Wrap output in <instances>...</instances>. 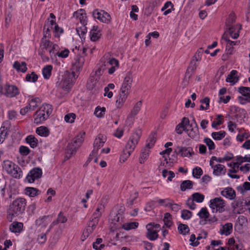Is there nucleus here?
I'll use <instances>...</instances> for the list:
<instances>
[{"label":"nucleus","mask_w":250,"mask_h":250,"mask_svg":"<svg viewBox=\"0 0 250 250\" xmlns=\"http://www.w3.org/2000/svg\"><path fill=\"white\" fill-rule=\"evenodd\" d=\"M26 206V200L23 198H19L13 201L10 205L7 211V219L12 221L13 218L22 214Z\"/></svg>","instance_id":"f257e3e1"},{"label":"nucleus","mask_w":250,"mask_h":250,"mask_svg":"<svg viewBox=\"0 0 250 250\" xmlns=\"http://www.w3.org/2000/svg\"><path fill=\"white\" fill-rule=\"evenodd\" d=\"M108 55H105L101 59L102 63L97 70L96 71V74L101 75L107 68H108V73L109 74H112L116 70V68L119 67V62L115 58H108Z\"/></svg>","instance_id":"f03ea898"},{"label":"nucleus","mask_w":250,"mask_h":250,"mask_svg":"<svg viewBox=\"0 0 250 250\" xmlns=\"http://www.w3.org/2000/svg\"><path fill=\"white\" fill-rule=\"evenodd\" d=\"M52 105L49 104H44L39 110L36 111L34 115V123L42 124L52 112Z\"/></svg>","instance_id":"7ed1b4c3"},{"label":"nucleus","mask_w":250,"mask_h":250,"mask_svg":"<svg viewBox=\"0 0 250 250\" xmlns=\"http://www.w3.org/2000/svg\"><path fill=\"white\" fill-rule=\"evenodd\" d=\"M85 132H81L74 138L71 143H69L66 152L65 158L69 159L71 156L76 153L77 149L80 147L84 141Z\"/></svg>","instance_id":"20e7f679"},{"label":"nucleus","mask_w":250,"mask_h":250,"mask_svg":"<svg viewBox=\"0 0 250 250\" xmlns=\"http://www.w3.org/2000/svg\"><path fill=\"white\" fill-rule=\"evenodd\" d=\"M141 136V131L139 129L133 132L130 137L129 140L125 146V150L124 151V155L125 159L128 158L134 150L138 143Z\"/></svg>","instance_id":"39448f33"},{"label":"nucleus","mask_w":250,"mask_h":250,"mask_svg":"<svg viewBox=\"0 0 250 250\" xmlns=\"http://www.w3.org/2000/svg\"><path fill=\"white\" fill-rule=\"evenodd\" d=\"M2 167L8 174L14 178L20 179L22 176V171L21 168L11 161H4Z\"/></svg>","instance_id":"423d86ee"},{"label":"nucleus","mask_w":250,"mask_h":250,"mask_svg":"<svg viewBox=\"0 0 250 250\" xmlns=\"http://www.w3.org/2000/svg\"><path fill=\"white\" fill-rule=\"evenodd\" d=\"M101 215V212L95 211L93 213L90 220L87 224V228L83 231V235H85L87 237L89 234L91 233L93 231L98 224L99 219Z\"/></svg>","instance_id":"0eeeda50"},{"label":"nucleus","mask_w":250,"mask_h":250,"mask_svg":"<svg viewBox=\"0 0 250 250\" xmlns=\"http://www.w3.org/2000/svg\"><path fill=\"white\" fill-rule=\"evenodd\" d=\"M146 236L151 241H154L158 237V232L161 229L160 225L154 223H150L146 226Z\"/></svg>","instance_id":"6e6552de"},{"label":"nucleus","mask_w":250,"mask_h":250,"mask_svg":"<svg viewBox=\"0 0 250 250\" xmlns=\"http://www.w3.org/2000/svg\"><path fill=\"white\" fill-rule=\"evenodd\" d=\"M203 50L200 48L195 53L190 63V65L188 68L186 75L190 77L194 73L197 67L196 62L201 59L202 55L203 53Z\"/></svg>","instance_id":"1a4fd4ad"},{"label":"nucleus","mask_w":250,"mask_h":250,"mask_svg":"<svg viewBox=\"0 0 250 250\" xmlns=\"http://www.w3.org/2000/svg\"><path fill=\"white\" fill-rule=\"evenodd\" d=\"M209 206L212 212L222 213L225 210V201L221 197H216L210 200Z\"/></svg>","instance_id":"9d476101"},{"label":"nucleus","mask_w":250,"mask_h":250,"mask_svg":"<svg viewBox=\"0 0 250 250\" xmlns=\"http://www.w3.org/2000/svg\"><path fill=\"white\" fill-rule=\"evenodd\" d=\"M0 92L2 94L9 98L14 97L19 94V89L17 86L8 84L0 87Z\"/></svg>","instance_id":"9b49d317"},{"label":"nucleus","mask_w":250,"mask_h":250,"mask_svg":"<svg viewBox=\"0 0 250 250\" xmlns=\"http://www.w3.org/2000/svg\"><path fill=\"white\" fill-rule=\"evenodd\" d=\"M92 15L94 19L104 23H109L111 21L110 15L104 10L95 9L93 11Z\"/></svg>","instance_id":"f8f14e48"},{"label":"nucleus","mask_w":250,"mask_h":250,"mask_svg":"<svg viewBox=\"0 0 250 250\" xmlns=\"http://www.w3.org/2000/svg\"><path fill=\"white\" fill-rule=\"evenodd\" d=\"M42 170L41 168L35 167L29 172L26 179L29 183H33L36 180H38L42 177Z\"/></svg>","instance_id":"ddd939ff"},{"label":"nucleus","mask_w":250,"mask_h":250,"mask_svg":"<svg viewBox=\"0 0 250 250\" xmlns=\"http://www.w3.org/2000/svg\"><path fill=\"white\" fill-rule=\"evenodd\" d=\"M105 142V136L102 134H99L95 139L93 143L92 154L98 153V150L104 146Z\"/></svg>","instance_id":"4468645a"},{"label":"nucleus","mask_w":250,"mask_h":250,"mask_svg":"<svg viewBox=\"0 0 250 250\" xmlns=\"http://www.w3.org/2000/svg\"><path fill=\"white\" fill-rule=\"evenodd\" d=\"M69 79H65L61 82V86L65 91H68L73 85V82L75 80V73L72 72L68 75Z\"/></svg>","instance_id":"2eb2a0df"},{"label":"nucleus","mask_w":250,"mask_h":250,"mask_svg":"<svg viewBox=\"0 0 250 250\" xmlns=\"http://www.w3.org/2000/svg\"><path fill=\"white\" fill-rule=\"evenodd\" d=\"M132 79L130 73L127 74L125 77L123 83L121 87V90H123L126 92H129L131 87Z\"/></svg>","instance_id":"dca6fc26"},{"label":"nucleus","mask_w":250,"mask_h":250,"mask_svg":"<svg viewBox=\"0 0 250 250\" xmlns=\"http://www.w3.org/2000/svg\"><path fill=\"white\" fill-rule=\"evenodd\" d=\"M67 221V217L64 215L62 211H60L57 216V219L55 220L50 225L48 229L47 230V232H49L54 226L59 224V223H65Z\"/></svg>","instance_id":"f3484780"},{"label":"nucleus","mask_w":250,"mask_h":250,"mask_svg":"<svg viewBox=\"0 0 250 250\" xmlns=\"http://www.w3.org/2000/svg\"><path fill=\"white\" fill-rule=\"evenodd\" d=\"M102 35L101 30L97 26H93L90 32V38L91 41L96 42L98 41Z\"/></svg>","instance_id":"a211bd4d"},{"label":"nucleus","mask_w":250,"mask_h":250,"mask_svg":"<svg viewBox=\"0 0 250 250\" xmlns=\"http://www.w3.org/2000/svg\"><path fill=\"white\" fill-rule=\"evenodd\" d=\"M221 195L226 198L233 200L236 196L235 190L230 187L225 188L221 192Z\"/></svg>","instance_id":"6ab92c4d"},{"label":"nucleus","mask_w":250,"mask_h":250,"mask_svg":"<svg viewBox=\"0 0 250 250\" xmlns=\"http://www.w3.org/2000/svg\"><path fill=\"white\" fill-rule=\"evenodd\" d=\"M129 92H126L123 90H121L119 95V98L116 100V106L118 108H121L127 98Z\"/></svg>","instance_id":"aec40b11"},{"label":"nucleus","mask_w":250,"mask_h":250,"mask_svg":"<svg viewBox=\"0 0 250 250\" xmlns=\"http://www.w3.org/2000/svg\"><path fill=\"white\" fill-rule=\"evenodd\" d=\"M73 17L79 19L83 25H85L86 23V14L83 9H80L75 12L73 14Z\"/></svg>","instance_id":"412c9836"},{"label":"nucleus","mask_w":250,"mask_h":250,"mask_svg":"<svg viewBox=\"0 0 250 250\" xmlns=\"http://www.w3.org/2000/svg\"><path fill=\"white\" fill-rule=\"evenodd\" d=\"M232 224L231 223L225 224L222 226V228L220 229V233L226 236L229 235L232 231Z\"/></svg>","instance_id":"4be33fe9"},{"label":"nucleus","mask_w":250,"mask_h":250,"mask_svg":"<svg viewBox=\"0 0 250 250\" xmlns=\"http://www.w3.org/2000/svg\"><path fill=\"white\" fill-rule=\"evenodd\" d=\"M226 172L225 167L222 164H217L214 166L213 174L215 176L225 175Z\"/></svg>","instance_id":"5701e85b"},{"label":"nucleus","mask_w":250,"mask_h":250,"mask_svg":"<svg viewBox=\"0 0 250 250\" xmlns=\"http://www.w3.org/2000/svg\"><path fill=\"white\" fill-rule=\"evenodd\" d=\"M186 132L190 138L193 139H198L199 136V131L197 124H196V126L194 127H192L190 129H187V131Z\"/></svg>","instance_id":"b1692460"},{"label":"nucleus","mask_w":250,"mask_h":250,"mask_svg":"<svg viewBox=\"0 0 250 250\" xmlns=\"http://www.w3.org/2000/svg\"><path fill=\"white\" fill-rule=\"evenodd\" d=\"M23 224L22 223L14 222L9 227L10 231L14 233H20L22 231Z\"/></svg>","instance_id":"393cba45"},{"label":"nucleus","mask_w":250,"mask_h":250,"mask_svg":"<svg viewBox=\"0 0 250 250\" xmlns=\"http://www.w3.org/2000/svg\"><path fill=\"white\" fill-rule=\"evenodd\" d=\"M142 105V103L141 101H139L135 104L133 109L131 111L130 115L128 116L126 121V124H127V122L130 120V119L132 118V116H134L138 114V113L140 110Z\"/></svg>","instance_id":"a878e982"},{"label":"nucleus","mask_w":250,"mask_h":250,"mask_svg":"<svg viewBox=\"0 0 250 250\" xmlns=\"http://www.w3.org/2000/svg\"><path fill=\"white\" fill-rule=\"evenodd\" d=\"M13 67L16 69L17 71L22 73H25L27 69L26 63L24 62H22L21 63L18 61L15 62L13 64Z\"/></svg>","instance_id":"bb28decb"},{"label":"nucleus","mask_w":250,"mask_h":250,"mask_svg":"<svg viewBox=\"0 0 250 250\" xmlns=\"http://www.w3.org/2000/svg\"><path fill=\"white\" fill-rule=\"evenodd\" d=\"M237 73V71L236 70H232L228 76L226 82L231 83L232 85L236 83L239 80L238 78L236 76Z\"/></svg>","instance_id":"cd10ccee"},{"label":"nucleus","mask_w":250,"mask_h":250,"mask_svg":"<svg viewBox=\"0 0 250 250\" xmlns=\"http://www.w3.org/2000/svg\"><path fill=\"white\" fill-rule=\"evenodd\" d=\"M179 153L182 157H189L191 155L193 152L192 148L191 147H186L178 146Z\"/></svg>","instance_id":"c85d7f7f"},{"label":"nucleus","mask_w":250,"mask_h":250,"mask_svg":"<svg viewBox=\"0 0 250 250\" xmlns=\"http://www.w3.org/2000/svg\"><path fill=\"white\" fill-rule=\"evenodd\" d=\"M149 148L145 147L142 150L139 158V162L140 164H144L148 157L149 154Z\"/></svg>","instance_id":"c756f323"},{"label":"nucleus","mask_w":250,"mask_h":250,"mask_svg":"<svg viewBox=\"0 0 250 250\" xmlns=\"http://www.w3.org/2000/svg\"><path fill=\"white\" fill-rule=\"evenodd\" d=\"M235 20L236 18L234 13H230L226 21V26L227 29L229 30L234 28V26L233 25V23L235 22Z\"/></svg>","instance_id":"7c9ffc66"},{"label":"nucleus","mask_w":250,"mask_h":250,"mask_svg":"<svg viewBox=\"0 0 250 250\" xmlns=\"http://www.w3.org/2000/svg\"><path fill=\"white\" fill-rule=\"evenodd\" d=\"M85 59L84 58L83 56L78 57L76 60L75 63H74V67L77 71H79L81 70L84 63Z\"/></svg>","instance_id":"2f4dec72"},{"label":"nucleus","mask_w":250,"mask_h":250,"mask_svg":"<svg viewBox=\"0 0 250 250\" xmlns=\"http://www.w3.org/2000/svg\"><path fill=\"white\" fill-rule=\"evenodd\" d=\"M25 192L26 195L32 197H34L39 195L40 193V191L37 188L32 187L26 188L25 189Z\"/></svg>","instance_id":"473e14b6"},{"label":"nucleus","mask_w":250,"mask_h":250,"mask_svg":"<svg viewBox=\"0 0 250 250\" xmlns=\"http://www.w3.org/2000/svg\"><path fill=\"white\" fill-rule=\"evenodd\" d=\"M163 221L164 222V225L163 227V228L165 227L167 228H170L173 224V222L171 221V216L169 213H166L165 214Z\"/></svg>","instance_id":"72a5a7b5"},{"label":"nucleus","mask_w":250,"mask_h":250,"mask_svg":"<svg viewBox=\"0 0 250 250\" xmlns=\"http://www.w3.org/2000/svg\"><path fill=\"white\" fill-rule=\"evenodd\" d=\"M36 132L41 136L46 137L49 134V129L44 126H41L37 127Z\"/></svg>","instance_id":"f704fd0d"},{"label":"nucleus","mask_w":250,"mask_h":250,"mask_svg":"<svg viewBox=\"0 0 250 250\" xmlns=\"http://www.w3.org/2000/svg\"><path fill=\"white\" fill-rule=\"evenodd\" d=\"M193 187V182L190 180H185L182 182L180 185V189L184 191L187 189H191Z\"/></svg>","instance_id":"c9c22d12"},{"label":"nucleus","mask_w":250,"mask_h":250,"mask_svg":"<svg viewBox=\"0 0 250 250\" xmlns=\"http://www.w3.org/2000/svg\"><path fill=\"white\" fill-rule=\"evenodd\" d=\"M52 68V65H47L42 69V72L44 79H48L50 77Z\"/></svg>","instance_id":"e433bc0d"},{"label":"nucleus","mask_w":250,"mask_h":250,"mask_svg":"<svg viewBox=\"0 0 250 250\" xmlns=\"http://www.w3.org/2000/svg\"><path fill=\"white\" fill-rule=\"evenodd\" d=\"M26 142L32 148H35L38 144V140L32 135H29L26 138Z\"/></svg>","instance_id":"4c0bfd02"},{"label":"nucleus","mask_w":250,"mask_h":250,"mask_svg":"<svg viewBox=\"0 0 250 250\" xmlns=\"http://www.w3.org/2000/svg\"><path fill=\"white\" fill-rule=\"evenodd\" d=\"M197 215L200 218L204 219L205 221H207L209 216V213L206 208H202Z\"/></svg>","instance_id":"58836bf2"},{"label":"nucleus","mask_w":250,"mask_h":250,"mask_svg":"<svg viewBox=\"0 0 250 250\" xmlns=\"http://www.w3.org/2000/svg\"><path fill=\"white\" fill-rule=\"evenodd\" d=\"M226 135V133L224 130H221L219 132H213L211 133V137L215 140H220L224 138Z\"/></svg>","instance_id":"ea45409f"},{"label":"nucleus","mask_w":250,"mask_h":250,"mask_svg":"<svg viewBox=\"0 0 250 250\" xmlns=\"http://www.w3.org/2000/svg\"><path fill=\"white\" fill-rule=\"evenodd\" d=\"M179 232L183 235H186L189 233V229L187 225L180 224L178 227Z\"/></svg>","instance_id":"a19ab883"},{"label":"nucleus","mask_w":250,"mask_h":250,"mask_svg":"<svg viewBox=\"0 0 250 250\" xmlns=\"http://www.w3.org/2000/svg\"><path fill=\"white\" fill-rule=\"evenodd\" d=\"M156 142V138L155 137V134H151L150 135L146 141V147L150 149L155 144Z\"/></svg>","instance_id":"79ce46f5"},{"label":"nucleus","mask_w":250,"mask_h":250,"mask_svg":"<svg viewBox=\"0 0 250 250\" xmlns=\"http://www.w3.org/2000/svg\"><path fill=\"white\" fill-rule=\"evenodd\" d=\"M40 102V99L39 98H35L31 99L28 104L29 108L31 111L35 110L38 106V103Z\"/></svg>","instance_id":"37998d69"},{"label":"nucleus","mask_w":250,"mask_h":250,"mask_svg":"<svg viewBox=\"0 0 250 250\" xmlns=\"http://www.w3.org/2000/svg\"><path fill=\"white\" fill-rule=\"evenodd\" d=\"M7 134V128L1 126L0 128V144L4 142Z\"/></svg>","instance_id":"c03bdc74"},{"label":"nucleus","mask_w":250,"mask_h":250,"mask_svg":"<svg viewBox=\"0 0 250 250\" xmlns=\"http://www.w3.org/2000/svg\"><path fill=\"white\" fill-rule=\"evenodd\" d=\"M162 176L164 178L167 177V180L171 181L172 179L174 177L175 174L172 171H168L165 169L162 171Z\"/></svg>","instance_id":"a18cd8bd"},{"label":"nucleus","mask_w":250,"mask_h":250,"mask_svg":"<svg viewBox=\"0 0 250 250\" xmlns=\"http://www.w3.org/2000/svg\"><path fill=\"white\" fill-rule=\"evenodd\" d=\"M238 91L244 96L250 98V88L249 87L241 86L238 88Z\"/></svg>","instance_id":"49530a36"},{"label":"nucleus","mask_w":250,"mask_h":250,"mask_svg":"<svg viewBox=\"0 0 250 250\" xmlns=\"http://www.w3.org/2000/svg\"><path fill=\"white\" fill-rule=\"evenodd\" d=\"M53 45H54V44L52 42L46 40L45 38H42L41 42V46L45 50H48Z\"/></svg>","instance_id":"de8ad7c7"},{"label":"nucleus","mask_w":250,"mask_h":250,"mask_svg":"<svg viewBox=\"0 0 250 250\" xmlns=\"http://www.w3.org/2000/svg\"><path fill=\"white\" fill-rule=\"evenodd\" d=\"M192 199L197 203L203 202L205 198V196L203 194L198 192H196L192 194Z\"/></svg>","instance_id":"09e8293b"},{"label":"nucleus","mask_w":250,"mask_h":250,"mask_svg":"<svg viewBox=\"0 0 250 250\" xmlns=\"http://www.w3.org/2000/svg\"><path fill=\"white\" fill-rule=\"evenodd\" d=\"M48 218L49 216H43L42 217L39 218L36 220V225L38 226L43 225L44 227H46L48 224L46 219Z\"/></svg>","instance_id":"8fccbe9b"},{"label":"nucleus","mask_w":250,"mask_h":250,"mask_svg":"<svg viewBox=\"0 0 250 250\" xmlns=\"http://www.w3.org/2000/svg\"><path fill=\"white\" fill-rule=\"evenodd\" d=\"M38 79V75L34 72H32L31 74H27L26 76L25 79L27 82L35 83Z\"/></svg>","instance_id":"3c124183"},{"label":"nucleus","mask_w":250,"mask_h":250,"mask_svg":"<svg viewBox=\"0 0 250 250\" xmlns=\"http://www.w3.org/2000/svg\"><path fill=\"white\" fill-rule=\"evenodd\" d=\"M110 218L112 223L115 224L116 222H119L122 220V216L118 214L117 212L113 211L110 214Z\"/></svg>","instance_id":"603ef678"},{"label":"nucleus","mask_w":250,"mask_h":250,"mask_svg":"<svg viewBox=\"0 0 250 250\" xmlns=\"http://www.w3.org/2000/svg\"><path fill=\"white\" fill-rule=\"evenodd\" d=\"M139 224L137 222H131L123 225V228L125 230H128L131 229H135L138 227Z\"/></svg>","instance_id":"864d4df0"},{"label":"nucleus","mask_w":250,"mask_h":250,"mask_svg":"<svg viewBox=\"0 0 250 250\" xmlns=\"http://www.w3.org/2000/svg\"><path fill=\"white\" fill-rule=\"evenodd\" d=\"M203 173V170L200 167H196L192 169V176L195 178H200Z\"/></svg>","instance_id":"5fc2aeb1"},{"label":"nucleus","mask_w":250,"mask_h":250,"mask_svg":"<svg viewBox=\"0 0 250 250\" xmlns=\"http://www.w3.org/2000/svg\"><path fill=\"white\" fill-rule=\"evenodd\" d=\"M166 207L170 208V209L174 212H177L181 209V206L179 204H175L173 202H168L166 205Z\"/></svg>","instance_id":"6e6d98bb"},{"label":"nucleus","mask_w":250,"mask_h":250,"mask_svg":"<svg viewBox=\"0 0 250 250\" xmlns=\"http://www.w3.org/2000/svg\"><path fill=\"white\" fill-rule=\"evenodd\" d=\"M105 111V107H101L100 106H97L95 110L94 114L98 118L102 117L104 114Z\"/></svg>","instance_id":"4d7b16f0"},{"label":"nucleus","mask_w":250,"mask_h":250,"mask_svg":"<svg viewBox=\"0 0 250 250\" xmlns=\"http://www.w3.org/2000/svg\"><path fill=\"white\" fill-rule=\"evenodd\" d=\"M192 212L187 209H184L181 211V217L184 220L189 219L192 216Z\"/></svg>","instance_id":"13d9d810"},{"label":"nucleus","mask_w":250,"mask_h":250,"mask_svg":"<svg viewBox=\"0 0 250 250\" xmlns=\"http://www.w3.org/2000/svg\"><path fill=\"white\" fill-rule=\"evenodd\" d=\"M76 118V115L74 113H69L65 115L64 120L67 123H72Z\"/></svg>","instance_id":"bf43d9fd"},{"label":"nucleus","mask_w":250,"mask_h":250,"mask_svg":"<svg viewBox=\"0 0 250 250\" xmlns=\"http://www.w3.org/2000/svg\"><path fill=\"white\" fill-rule=\"evenodd\" d=\"M204 142L208 146L209 150H213L215 148V146L214 142L208 138H206L204 139Z\"/></svg>","instance_id":"052dcab7"},{"label":"nucleus","mask_w":250,"mask_h":250,"mask_svg":"<svg viewBox=\"0 0 250 250\" xmlns=\"http://www.w3.org/2000/svg\"><path fill=\"white\" fill-rule=\"evenodd\" d=\"M76 30L79 36L82 38L87 32V28L85 25H83L82 27L77 28Z\"/></svg>","instance_id":"680f3d73"},{"label":"nucleus","mask_w":250,"mask_h":250,"mask_svg":"<svg viewBox=\"0 0 250 250\" xmlns=\"http://www.w3.org/2000/svg\"><path fill=\"white\" fill-rule=\"evenodd\" d=\"M19 151L21 155L26 156L29 154L30 150L28 147L21 146L20 147Z\"/></svg>","instance_id":"e2e57ef3"},{"label":"nucleus","mask_w":250,"mask_h":250,"mask_svg":"<svg viewBox=\"0 0 250 250\" xmlns=\"http://www.w3.org/2000/svg\"><path fill=\"white\" fill-rule=\"evenodd\" d=\"M58 46L56 44H54L48 49L50 56L51 58L57 55V48Z\"/></svg>","instance_id":"0e129e2a"},{"label":"nucleus","mask_w":250,"mask_h":250,"mask_svg":"<svg viewBox=\"0 0 250 250\" xmlns=\"http://www.w3.org/2000/svg\"><path fill=\"white\" fill-rule=\"evenodd\" d=\"M48 233V232H47L46 231V233H41L38 236L37 240L39 243L43 244L45 242V241H46V234Z\"/></svg>","instance_id":"69168bd1"},{"label":"nucleus","mask_w":250,"mask_h":250,"mask_svg":"<svg viewBox=\"0 0 250 250\" xmlns=\"http://www.w3.org/2000/svg\"><path fill=\"white\" fill-rule=\"evenodd\" d=\"M69 53V51L67 49H65L60 52H58L57 53V55L59 57L62 58H66L68 56Z\"/></svg>","instance_id":"338daca9"},{"label":"nucleus","mask_w":250,"mask_h":250,"mask_svg":"<svg viewBox=\"0 0 250 250\" xmlns=\"http://www.w3.org/2000/svg\"><path fill=\"white\" fill-rule=\"evenodd\" d=\"M175 130L178 134H181L183 133V131L187 132V129L180 123L176 126Z\"/></svg>","instance_id":"774afa93"}]
</instances>
